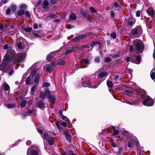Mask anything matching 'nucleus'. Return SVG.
<instances>
[{
    "mask_svg": "<svg viewBox=\"0 0 155 155\" xmlns=\"http://www.w3.org/2000/svg\"><path fill=\"white\" fill-rule=\"evenodd\" d=\"M37 107L40 108H42L45 107V104L42 101H40L38 102L36 105Z\"/></svg>",
    "mask_w": 155,
    "mask_h": 155,
    "instance_id": "20",
    "label": "nucleus"
},
{
    "mask_svg": "<svg viewBox=\"0 0 155 155\" xmlns=\"http://www.w3.org/2000/svg\"><path fill=\"white\" fill-rule=\"evenodd\" d=\"M42 1V0H39L37 3L36 6H38L41 4Z\"/></svg>",
    "mask_w": 155,
    "mask_h": 155,
    "instance_id": "57",
    "label": "nucleus"
},
{
    "mask_svg": "<svg viewBox=\"0 0 155 155\" xmlns=\"http://www.w3.org/2000/svg\"><path fill=\"white\" fill-rule=\"evenodd\" d=\"M61 125L64 127H66L67 126V124L65 122H63L61 123Z\"/></svg>",
    "mask_w": 155,
    "mask_h": 155,
    "instance_id": "55",
    "label": "nucleus"
},
{
    "mask_svg": "<svg viewBox=\"0 0 155 155\" xmlns=\"http://www.w3.org/2000/svg\"><path fill=\"white\" fill-rule=\"evenodd\" d=\"M52 138V137H51L48 140V143L51 145H53L54 143V141Z\"/></svg>",
    "mask_w": 155,
    "mask_h": 155,
    "instance_id": "33",
    "label": "nucleus"
},
{
    "mask_svg": "<svg viewBox=\"0 0 155 155\" xmlns=\"http://www.w3.org/2000/svg\"><path fill=\"white\" fill-rule=\"evenodd\" d=\"M141 28L136 27L134 28L131 31V35L132 38H134L138 36L139 34L140 33Z\"/></svg>",
    "mask_w": 155,
    "mask_h": 155,
    "instance_id": "5",
    "label": "nucleus"
},
{
    "mask_svg": "<svg viewBox=\"0 0 155 155\" xmlns=\"http://www.w3.org/2000/svg\"><path fill=\"white\" fill-rule=\"evenodd\" d=\"M11 12V9L10 8L7 9L6 11V14L7 15H9Z\"/></svg>",
    "mask_w": 155,
    "mask_h": 155,
    "instance_id": "49",
    "label": "nucleus"
},
{
    "mask_svg": "<svg viewBox=\"0 0 155 155\" xmlns=\"http://www.w3.org/2000/svg\"><path fill=\"white\" fill-rule=\"evenodd\" d=\"M49 4L48 0H44L43 2L42 7L45 10L46 9L48 8Z\"/></svg>",
    "mask_w": 155,
    "mask_h": 155,
    "instance_id": "15",
    "label": "nucleus"
},
{
    "mask_svg": "<svg viewBox=\"0 0 155 155\" xmlns=\"http://www.w3.org/2000/svg\"><path fill=\"white\" fill-rule=\"evenodd\" d=\"M51 64L52 65V66L53 67V68H54L55 66H56L57 64H58V62L57 63L56 62H54Z\"/></svg>",
    "mask_w": 155,
    "mask_h": 155,
    "instance_id": "59",
    "label": "nucleus"
},
{
    "mask_svg": "<svg viewBox=\"0 0 155 155\" xmlns=\"http://www.w3.org/2000/svg\"><path fill=\"white\" fill-rule=\"evenodd\" d=\"M104 60L106 62H108L110 61L111 60V59L109 57H107L105 58Z\"/></svg>",
    "mask_w": 155,
    "mask_h": 155,
    "instance_id": "47",
    "label": "nucleus"
},
{
    "mask_svg": "<svg viewBox=\"0 0 155 155\" xmlns=\"http://www.w3.org/2000/svg\"><path fill=\"white\" fill-rule=\"evenodd\" d=\"M64 135L66 137L68 136H69L70 135L69 132L68 130L66 131L65 132Z\"/></svg>",
    "mask_w": 155,
    "mask_h": 155,
    "instance_id": "50",
    "label": "nucleus"
},
{
    "mask_svg": "<svg viewBox=\"0 0 155 155\" xmlns=\"http://www.w3.org/2000/svg\"><path fill=\"white\" fill-rule=\"evenodd\" d=\"M11 9L13 11H16L17 9V6L16 5H13L11 6Z\"/></svg>",
    "mask_w": 155,
    "mask_h": 155,
    "instance_id": "39",
    "label": "nucleus"
},
{
    "mask_svg": "<svg viewBox=\"0 0 155 155\" xmlns=\"http://www.w3.org/2000/svg\"><path fill=\"white\" fill-rule=\"evenodd\" d=\"M146 12L149 16H151V17H153L155 12V11L153 8H149L146 10Z\"/></svg>",
    "mask_w": 155,
    "mask_h": 155,
    "instance_id": "12",
    "label": "nucleus"
},
{
    "mask_svg": "<svg viewBox=\"0 0 155 155\" xmlns=\"http://www.w3.org/2000/svg\"><path fill=\"white\" fill-rule=\"evenodd\" d=\"M155 68H153L150 72V77L153 80L155 79Z\"/></svg>",
    "mask_w": 155,
    "mask_h": 155,
    "instance_id": "22",
    "label": "nucleus"
},
{
    "mask_svg": "<svg viewBox=\"0 0 155 155\" xmlns=\"http://www.w3.org/2000/svg\"><path fill=\"white\" fill-rule=\"evenodd\" d=\"M44 68L47 71L51 72L54 69L53 67L51 64H46L44 67Z\"/></svg>",
    "mask_w": 155,
    "mask_h": 155,
    "instance_id": "11",
    "label": "nucleus"
},
{
    "mask_svg": "<svg viewBox=\"0 0 155 155\" xmlns=\"http://www.w3.org/2000/svg\"><path fill=\"white\" fill-rule=\"evenodd\" d=\"M127 24L128 25L131 26L134 24V22L132 19L129 18L128 20Z\"/></svg>",
    "mask_w": 155,
    "mask_h": 155,
    "instance_id": "35",
    "label": "nucleus"
},
{
    "mask_svg": "<svg viewBox=\"0 0 155 155\" xmlns=\"http://www.w3.org/2000/svg\"><path fill=\"white\" fill-rule=\"evenodd\" d=\"M140 11H138L136 12V15L137 17H139L140 16Z\"/></svg>",
    "mask_w": 155,
    "mask_h": 155,
    "instance_id": "54",
    "label": "nucleus"
},
{
    "mask_svg": "<svg viewBox=\"0 0 155 155\" xmlns=\"http://www.w3.org/2000/svg\"><path fill=\"white\" fill-rule=\"evenodd\" d=\"M87 36L86 34H83L80 35L76 37L73 38L71 41H77L79 40H81L83 38H84Z\"/></svg>",
    "mask_w": 155,
    "mask_h": 155,
    "instance_id": "10",
    "label": "nucleus"
},
{
    "mask_svg": "<svg viewBox=\"0 0 155 155\" xmlns=\"http://www.w3.org/2000/svg\"><path fill=\"white\" fill-rule=\"evenodd\" d=\"M107 84L108 88H112L113 87V83L110 81H107Z\"/></svg>",
    "mask_w": 155,
    "mask_h": 155,
    "instance_id": "27",
    "label": "nucleus"
},
{
    "mask_svg": "<svg viewBox=\"0 0 155 155\" xmlns=\"http://www.w3.org/2000/svg\"><path fill=\"white\" fill-rule=\"evenodd\" d=\"M3 86L7 90H8L10 88L9 86L6 83H5L4 84Z\"/></svg>",
    "mask_w": 155,
    "mask_h": 155,
    "instance_id": "41",
    "label": "nucleus"
},
{
    "mask_svg": "<svg viewBox=\"0 0 155 155\" xmlns=\"http://www.w3.org/2000/svg\"><path fill=\"white\" fill-rule=\"evenodd\" d=\"M61 123V121L60 120H58L57 121L55 122V124L57 127L59 129H60V124Z\"/></svg>",
    "mask_w": 155,
    "mask_h": 155,
    "instance_id": "37",
    "label": "nucleus"
},
{
    "mask_svg": "<svg viewBox=\"0 0 155 155\" xmlns=\"http://www.w3.org/2000/svg\"><path fill=\"white\" fill-rule=\"evenodd\" d=\"M49 17L51 18H57V16L54 14H50L49 15Z\"/></svg>",
    "mask_w": 155,
    "mask_h": 155,
    "instance_id": "45",
    "label": "nucleus"
},
{
    "mask_svg": "<svg viewBox=\"0 0 155 155\" xmlns=\"http://www.w3.org/2000/svg\"><path fill=\"white\" fill-rule=\"evenodd\" d=\"M120 57V54H116L113 56V57L115 59L119 58Z\"/></svg>",
    "mask_w": 155,
    "mask_h": 155,
    "instance_id": "53",
    "label": "nucleus"
},
{
    "mask_svg": "<svg viewBox=\"0 0 155 155\" xmlns=\"http://www.w3.org/2000/svg\"><path fill=\"white\" fill-rule=\"evenodd\" d=\"M39 151L36 147H31L28 148L27 150V155H38Z\"/></svg>",
    "mask_w": 155,
    "mask_h": 155,
    "instance_id": "4",
    "label": "nucleus"
},
{
    "mask_svg": "<svg viewBox=\"0 0 155 155\" xmlns=\"http://www.w3.org/2000/svg\"><path fill=\"white\" fill-rule=\"evenodd\" d=\"M21 28L25 32H30L32 30L31 27H26L24 25H22L21 27Z\"/></svg>",
    "mask_w": 155,
    "mask_h": 155,
    "instance_id": "16",
    "label": "nucleus"
},
{
    "mask_svg": "<svg viewBox=\"0 0 155 155\" xmlns=\"http://www.w3.org/2000/svg\"><path fill=\"white\" fill-rule=\"evenodd\" d=\"M65 58L63 57L62 58L59 59L58 61V65L62 66L65 63Z\"/></svg>",
    "mask_w": 155,
    "mask_h": 155,
    "instance_id": "19",
    "label": "nucleus"
},
{
    "mask_svg": "<svg viewBox=\"0 0 155 155\" xmlns=\"http://www.w3.org/2000/svg\"><path fill=\"white\" fill-rule=\"evenodd\" d=\"M90 10L91 12L93 13H95L96 12V10L94 9V8L93 7H91L90 8Z\"/></svg>",
    "mask_w": 155,
    "mask_h": 155,
    "instance_id": "48",
    "label": "nucleus"
},
{
    "mask_svg": "<svg viewBox=\"0 0 155 155\" xmlns=\"http://www.w3.org/2000/svg\"><path fill=\"white\" fill-rule=\"evenodd\" d=\"M25 13L24 10L21 9L18 11L17 14L18 16H21L23 15Z\"/></svg>",
    "mask_w": 155,
    "mask_h": 155,
    "instance_id": "30",
    "label": "nucleus"
},
{
    "mask_svg": "<svg viewBox=\"0 0 155 155\" xmlns=\"http://www.w3.org/2000/svg\"><path fill=\"white\" fill-rule=\"evenodd\" d=\"M25 15L28 17H31V15L28 11H26L25 12Z\"/></svg>",
    "mask_w": 155,
    "mask_h": 155,
    "instance_id": "51",
    "label": "nucleus"
},
{
    "mask_svg": "<svg viewBox=\"0 0 155 155\" xmlns=\"http://www.w3.org/2000/svg\"><path fill=\"white\" fill-rule=\"evenodd\" d=\"M107 75V73L105 72H100L98 74V78L99 79L102 78L101 81H103L106 78Z\"/></svg>",
    "mask_w": 155,
    "mask_h": 155,
    "instance_id": "7",
    "label": "nucleus"
},
{
    "mask_svg": "<svg viewBox=\"0 0 155 155\" xmlns=\"http://www.w3.org/2000/svg\"><path fill=\"white\" fill-rule=\"evenodd\" d=\"M55 55V52H51L47 55V59L48 61H51L54 56Z\"/></svg>",
    "mask_w": 155,
    "mask_h": 155,
    "instance_id": "17",
    "label": "nucleus"
},
{
    "mask_svg": "<svg viewBox=\"0 0 155 155\" xmlns=\"http://www.w3.org/2000/svg\"><path fill=\"white\" fill-rule=\"evenodd\" d=\"M25 56V54L20 53L18 56V58L15 56V51L10 48H9L8 50L7 53L5 56V58L3 60L2 65L0 67V69L2 71H4L6 64L9 62L12 61L14 63L17 62H20L23 60Z\"/></svg>",
    "mask_w": 155,
    "mask_h": 155,
    "instance_id": "1",
    "label": "nucleus"
},
{
    "mask_svg": "<svg viewBox=\"0 0 155 155\" xmlns=\"http://www.w3.org/2000/svg\"><path fill=\"white\" fill-rule=\"evenodd\" d=\"M123 148L122 147H120L118 150L117 152V154L118 155L120 154L123 151Z\"/></svg>",
    "mask_w": 155,
    "mask_h": 155,
    "instance_id": "38",
    "label": "nucleus"
},
{
    "mask_svg": "<svg viewBox=\"0 0 155 155\" xmlns=\"http://www.w3.org/2000/svg\"><path fill=\"white\" fill-rule=\"evenodd\" d=\"M61 117L64 120L66 121H69V119L67 117L64 115H62Z\"/></svg>",
    "mask_w": 155,
    "mask_h": 155,
    "instance_id": "40",
    "label": "nucleus"
},
{
    "mask_svg": "<svg viewBox=\"0 0 155 155\" xmlns=\"http://www.w3.org/2000/svg\"><path fill=\"white\" fill-rule=\"evenodd\" d=\"M78 48H75V47H73L70 48V49H69L67 51H66L64 53V54L66 55L69 54H70L72 52L74 51V50H75V49H77Z\"/></svg>",
    "mask_w": 155,
    "mask_h": 155,
    "instance_id": "18",
    "label": "nucleus"
},
{
    "mask_svg": "<svg viewBox=\"0 0 155 155\" xmlns=\"http://www.w3.org/2000/svg\"><path fill=\"white\" fill-rule=\"evenodd\" d=\"M96 44V43L94 42H92L91 43L90 46L92 47H94Z\"/></svg>",
    "mask_w": 155,
    "mask_h": 155,
    "instance_id": "60",
    "label": "nucleus"
},
{
    "mask_svg": "<svg viewBox=\"0 0 155 155\" xmlns=\"http://www.w3.org/2000/svg\"><path fill=\"white\" fill-rule=\"evenodd\" d=\"M37 130L38 132L40 134H43V130H42L38 128Z\"/></svg>",
    "mask_w": 155,
    "mask_h": 155,
    "instance_id": "61",
    "label": "nucleus"
},
{
    "mask_svg": "<svg viewBox=\"0 0 155 155\" xmlns=\"http://www.w3.org/2000/svg\"><path fill=\"white\" fill-rule=\"evenodd\" d=\"M50 2L53 4H55L57 1V0H50Z\"/></svg>",
    "mask_w": 155,
    "mask_h": 155,
    "instance_id": "58",
    "label": "nucleus"
},
{
    "mask_svg": "<svg viewBox=\"0 0 155 155\" xmlns=\"http://www.w3.org/2000/svg\"><path fill=\"white\" fill-rule=\"evenodd\" d=\"M82 85L84 87H88L89 88H96L97 87V85H94L93 86H92L90 82L88 81H86L83 83L82 84Z\"/></svg>",
    "mask_w": 155,
    "mask_h": 155,
    "instance_id": "9",
    "label": "nucleus"
},
{
    "mask_svg": "<svg viewBox=\"0 0 155 155\" xmlns=\"http://www.w3.org/2000/svg\"><path fill=\"white\" fill-rule=\"evenodd\" d=\"M69 19L70 21L76 20V15L74 13H71L70 15Z\"/></svg>",
    "mask_w": 155,
    "mask_h": 155,
    "instance_id": "21",
    "label": "nucleus"
},
{
    "mask_svg": "<svg viewBox=\"0 0 155 155\" xmlns=\"http://www.w3.org/2000/svg\"><path fill=\"white\" fill-rule=\"evenodd\" d=\"M30 78L29 77L27 78L25 80V83L27 84H29L30 83Z\"/></svg>",
    "mask_w": 155,
    "mask_h": 155,
    "instance_id": "42",
    "label": "nucleus"
},
{
    "mask_svg": "<svg viewBox=\"0 0 155 155\" xmlns=\"http://www.w3.org/2000/svg\"><path fill=\"white\" fill-rule=\"evenodd\" d=\"M31 141L30 140H28L26 142V144L28 146L30 145V144H31Z\"/></svg>",
    "mask_w": 155,
    "mask_h": 155,
    "instance_id": "63",
    "label": "nucleus"
},
{
    "mask_svg": "<svg viewBox=\"0 0 155 155\" xmlns=\"http://www.w3.org/2000/svg\"><path fill=\"white\" fill-rule=\"evenodd\" d=\"M119 133V131L117 130H115L114 131V132L113 133L114 135H117Z\"/></svg>",
    "mask_w": 155,
    "mask_h": 155,
    "instance_id": "52",
    "label": "nucleus"
},
{
    "mask_svg": "<svg viewBox=\"0 0 155 155\" xmlns=\"http://www.w3.org/2000/svg\"><path fill=\"white\" fill-rule=\"evenodd\" d=\"M113 7L116 10H119L120 9V7L119 5L117 2H115L113 5Z\"/></svg>",
    "mask_w": 155,
    "mask_h": 155,
    "instance_id": "23",
    "label": "nucleus"
},
{
    "mask_svg": "<svg viewBox=\"0 0 155 155\" xmlns=\"http://www.w3.org/2000/svg\"><path fill=\"white\" fill-rule=\"evenodd\" d=\"M50 92L47 90H45V92L41 91L40 92V97L42 99H45L46 96L47 97H49Z\"/></svg>",
    "mask_w": 155,
    "mask_h": 155,
    "instance_id": "6",
    "label": "nucleus"
},
{
    "mask_svg": "<svg viewBox=\"0 0 155 155\" xmlns=\"http://www.w3.org/2000/svg\"><path fill=\"white\" fill-rule=\"evenodd\" d=\"M133 45L135 47V49H134L132 45L130 46V51L131 52V54L138 53L139 52L141 51L143 49V43L139 39H136L134 40Z\"/></svg>",
    "mask_w": 155,
    "mask_h": 155,
    "instance_id": "2",
    "label": "nucleus"
},
{
    "mask_svg": "<svg viewBox=\"0 0 155 155\" xmlns=\"http://www.w3.org/2000/svg\"><path fill=\"white\" fill-rule=\"evenodd\" d=\"M95 62L96 63H98L100 61V58L99 57L96 58L94 60Z\"/></svg>",
    "mask_w": 155,
    "mask_h": 155,
    "instance_id": "56",
    "label": "nucleus"
},
{
    "mask_svg": "<svg viewBox=\"0 0 155 155\" xmlns=\"http://www.w3.org/2000/svg\"><path fill=\"white\" fill-rule=\"evenodd\" d=\"M81 14L84 17H86L88 20H90V19L89 16L88 15V14L87 12L84 11H82L81 12Z\"/></svg>",
    "mask_w": 155,
    "mask_h": 155,
    "instance_id": "28",
    "label": "nucleus"
},
{
    "mask_svg": "<svg viewBox=\"0 0 155 155\" xmlns=\"http://www.w3.org/2000/svg\"><path fill=\"white\" fill-rule=\"evenodd\" d=\"M19 7L21 9H26L27 8V6L25 4H22Z\"/></svg>",
    "mask_w": 155,
    "mask_h": 155,
    "instance_id": "44",
    "label": "nucleus"
},
{
    "mask_svg": "<svg viewBox=\"0 0 155 155\" xmlns=\"http://www.w3.org/2000/svg\"><path fill=\"white\" fill-rule=\"evenodd\" d=\"M42 86L44 87H48L50 86V84L48 82H46L43 83L42 84Z\"/></svg>",
    "mask_w": 155,
    "mask_h": 155,
    "instance_id": "36",
    "label": "nucleus"
},
{
    "mask_svg": "<svg viewBox=\"0 0 155 155\" xmlns=\"http://www.w3.org/2000/svg\"><path fill=\"white\" fill-rule=\"evenodd\" d=\"M27 102L25 101H23L20 104L21 107L23 108L25 107L26 105Z\"/></svg>",
    "mask_w": 155,
    "mask_h": 155,
    "instance_id": "34",
    "label": "nucleus"
},
{
    "mask_svg": "<svg viewBox=\"0 0 155 155\" xmlns=\"http://www.w3.org/2000/svg\"><path fill=\"white\" fill-rule=\"evenodd\" d=\"M134 140H131L129 141L127 143V146L131 148L134 145Z\"/></svg>",
    "mask_w": 155,
    "mask_h": 155,
    "instance_id": "24",
    "label": "nucleus"
},
{
    "mask_svg": "<svg viewBox=\"0 0 155 155\" xmlns=\"http://www.w3.org/2000/svg\"><path fill=\"white\" fill-rule=\"evenodd\" d=\"M5 106L8 108H12L14 107L15 106V105L14 104H5Z\"/></svg>",
    "mask_w": 155,
    "mask_h": 155,
    "instance_id": "29",
    "label": "nucleus"
},
{
    "mask_svg": "<svg viewBox=\"0 0 155 155\" xmlns=\"http://www.w3.org/2000/svg\"><path fill=\"white\" fill-rule=\"evenodd\" d=\"M40 79V76L39 75H37L36 76L34 81L35 83V84H38Z\"/></svg>",
    "mask_w": 155,
    "mask_h": 155,
    "instance_id": "31",
    "label": "nucleus"
},
{
    "mask_svg": "<svg viewBox=\"0 0 155 155\" xmlns=\"http://www.w3.org/2000/svg\"><path fill=\"white\" fill-rule=\"evenodd\" d=\"M139 95L140 96L142 99H143L147 96L146 95V92L142 89H140L138 92Z\"/></svg>",
    "mask_w": 155,
    "mask_h": 155,
    "instance_id": "13",
    "label": "nucleus"
},
{
    "mask_svg": "<svg viewBox=\"0 0 155 155\" xmlns=\"http://www.w3.org/2000/svg\"><path fill=\"white\" fill-rule=\"evenodd\" d=\"M33 111L30 110L26 112L25 114H22V117L23 118H24L28 115L32 113Z\"/></svg>",
    "mask_w": 155,
    "mask_h": 155,
    "instance_id": "25",
    "label": "nucleus"
},
{
    "mask_svg": "<svg viewBox=\"0 0 155 155\" xmlns=\"http://www.w3.org/2000/svg\"><path fill=\"white\" fill-rule=\"evenodd\" d=\"M43 137L46 140H48V139L50 138V137H49L48 135L45 133H44Z\"/></svg>",
    "mask_w": 155,
    "mask_h": 155,
    "instance_id": "32",
    "label": "nucleus"
},
{
    "mask_svg": "<svg viewBox=\"0 0 155 155\" xmlns=\"http://www.w3.org/2000/svg\"><path fill=\"white\" fill-rule=\"evenodd\" d=\"M49 97H48V98L50 101L51 103L54 104L55 103L56 100V98L53 96L51 95L50 93H49Z\"/></svg>",
    "mask_w": 155,
    "mask_h": 155,
    "instance_id": "14",
    "label": "nucleus"
},
{
    "mask_svg": "<svg viewBox=\"0 0 155 155\" xmlns=\"http://www.w3.org/2000/svg\"><path fill=\"white\" fill-rule=\"evenodd\" d=\"M124 102L125 103L129 104L130 105H134L135 104V103L134 102H129L127 100H124Z\"/></svg>",
    "mask_w": 155,
    "mask_h": 155,
    "instance_id": "46",
    "label": "nucleus"
},
{
    "mask_svg": "<svg viewBox=\"0 0 155 155\" xmlns=\"http://www.w3.org/2000/svg\"><path fill=\"white\" fill-rule=\"evenodd\" d=\"M142 103L144 105L147 106H151L153 105L154 101L150 97L148 96L146 97L143 99Z\"/></svg>",
    "mask_w": 155,
    "mask_h": 155,
    "instance_id": "3",
    "label": "nucleus"
},
{
    "mask_svg": "<svg viewBox=\"0 0 155 155\" xmlns=\"http://www.w3.org/2000/svg\"><path fill=\"white\" fill-rule=\"evenodd\" d=\"M110 36L114 39H115L116 38V33L114 32L111 33Z\"/></svg>",
    "mask_w": 155,
    "mask_h": 155,
    "instance_id": "43",
    "label": "nucleus"
},
{
    "mask_svg": "<svg viewBox=\"0 0 155 155\" xmlns=\"http://www.w3.org/2000/svg\"><path fill=\"white\" fill-rule=\"evenodd\" d=\"M66 138L67 140L69 142H70L71 141V136H68L66 137Z\"/></svg>",
    "mask_w": 155,
    "mask_h": 155,
    "instance_id": "62",
    "label": "nucleus"
},
{
    "mask_svg": "<svg viewBox=\"0 0 155 155\" xmlns=\"http://www.w3.org/2000/svg\"><path fill=\"white\" fill-rule=\"evenodd\" d=\"M140 62V56L138 55L136 57V60L134 61V63L136 64H139Z\"/></svg>",
    "mask_w": 155,
    "mask_h": 155,
    "instance_id": "26",
    "label": "nucleus"
},
{
    "mask_svg": "<svg viewBox=\"0 0 155 155\" xmlns=\"http://www.w3.org/2000/svg\"><path fill=\"white\" fill-rule=\"evenodd\" d=\"M18 46L19 48L21 49H24V51L26 52L28 51V47L27 46L26 47H24V44L21 42H19L18 43Z\"/></svg>",
    "mask_w": 155,
    "mask_h": 155,
    "instance_id": "8",
    "label": "nucleus"
},
{
    "mask_svg": "<svg viewBox=\"0 0 155 155\" xmlns=\"http://www.w3.org/2000/svg\"><path fill=\"white\" fill-rule=\"evenodd\" d=\"M111 144L113 147H116V144L114 142H112L111 143Z\"/></svg>",
    "mask_w": 155,
    "mask_h": 155,
    "instance_id": "64",
    "label": "nucleus"
}]
</instances>
